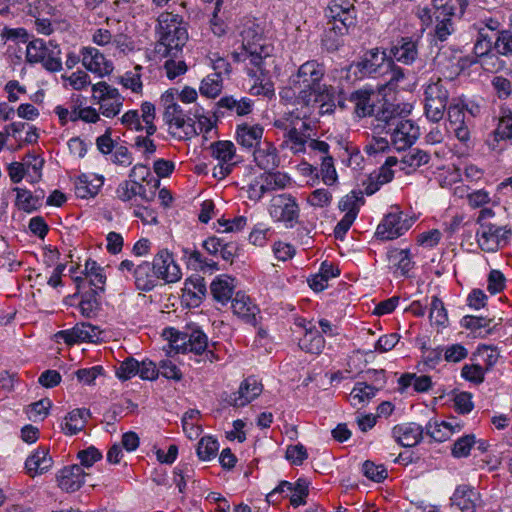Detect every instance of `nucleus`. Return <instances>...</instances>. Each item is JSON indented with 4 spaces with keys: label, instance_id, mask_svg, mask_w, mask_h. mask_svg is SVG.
Wrapping results in <instances>:
<instances>
[{
    "label": "nucleus",
    "instance_id": "1",
    "mask_svg": "<svg viewBox=\"0 0 512 512\" xmlns=\"http://www.w3.org/2000/svg\"><path fill=\"white\" fill-rule=\"evenodd\" d=\"M325 75L324 63L312 59L301 64L289 78V83L300 89V100L313 103L320 115L332 114L336 108V91L323 82Z\"/></svg>",
    "mask_w": 512,
    "mask_h": 512
},
{
    "label": "nucleus",
    "instance_id": "2",
    "mask_svg": "<svg viewBox=\"0 0 512 512\" xmlns=\"http://www.w3.org/2000/svg\"><path fill=\"white\" fill-rule=\"evenodd\" d=\"M355 0H332L325 10L328 29L323 38L329 50H336L340 45V37L346 35L356 24Z\"/></svg>",
    "mask_w": 512,
    "mask_h": 512
},
{
    "label": "nucleus",
    "instance_id": "3",
    "mask_svg": "<svg viewBox=\"0 0 512 512\" xmlns=\"http://www.w3.org/2000/svg\"><path fill=\"white\" fill-rule=\"evenodd\" d=\"M159 40L155 52L161 57H176L188 40V32L182 18L170 12L159 15Z\"/></svg>",
    "mask_w": 512,
    "mask_h": 512
},
{
    "label": "nucleus",
    "instance_id": "4",
    "mask_svg": "<svg viewBox=\"0 0 512 512\" xmlns=\"http://www.w3.org/2000/svg\"><path fill=\"white\" fill-rule=\"evenodd\" d=\"M241 50L233 51L232 58L235 62L256 63L262 58H270L273 46L264 38L263 28L254 20H247L240 30Z\"/></svg>",
    "mask_w": 512,
    "mask_h": 512
},
{
    "label": "nucleus",
    "instance_id": "5",
    "mask_svg": "<svg viewBox=\"0 0 512 512\" xmlns=\"http://www.w3.org/2000/svg\"><path fill=\"white\" fill-rule=\"evenodd\" d=\"M268 213L273 221L283 223L286 228H293L299 223L300 207L296 198L289 193L273 196L269 202Z\"/></svg>",
    "mask_w": 512,
    "mask_h": 512
},
{
    "label": "nucleus",
    "instance_id": "6",
    "mask_svg": "<svg viewBox=\"0 0 512 512\" xmlns=\"http://www.w3.org/2000/svg\"><path fill=\"white\" fill-rule=\"evenodd\" d=\"M414 222V217L393 206L378 224L375 235L381 240H394L404 235Z\"/></svg>",
    "mask_w": 512,
    "mask_h": 512
},
{
    "label": "nucleus",
    "instance_id": "7",
    "mask_svg": "<svg viewBox=\"0 0 512 512\" xmlns=\"http://www.w3.org/2000/svg\"><path fill=\"white\" fill-rule=\"evenodd\" d=\"M449 100V92L441 79L431 81L424 90L426 117L432 122L443 119Z\"/></svg>",
    "mask_w": 512,
    "mask_h": 512
},
{
    "label": "nucleus",
    "instance_id": "8",
    "mask_svg": "<svg viewBox=\"0 0 512 512\" xmlns=\"http://www.w3.org/2000/svg\"><path fill=\"white\" fill-rule=\"evenodd\" d=\"M96 147L98 151L106 156V160L111 163L129 167L133 163V156L127 146L112 139V129L108 127L105 133L96 138Z\"/></svg>",
    "mask_w": 512,
    "mask_h": 512
},
{
    "label": "nucleus",
    "instance_id": "9",
    "mask_svg": "<svg viewBox=\"0 0 512 512\" xmlns=\"http://www.w3.org/2000/svg\"><path fill=\"white\" fill-rule=\"evenodd\" d=\"M118 270L129 279V275L134 281L135 287L140 291H151L158 282L153 267L150 262L142 261L135 264L132 260L125 259L120 262Z\"/></svg>",
    "mask_w": 512,
    "mask_h": 512
},
{
    "label": "nucleus",
    "instance_id": "10",
    "mask_svg": "<svg viewBox=\"0 0 512 512\" xmlns=\"http://www.w3.org/2000/svg\"><path fill=\"white\" fill-rule=\"evenodd\" d=\"M511 235L512 231L507 226L481 224L476 230V241L482 251L496 252L509 243Z\"/></svg>",
    "mask_w": 512,
    "mask_h": 512
},
{
    "label": "nucleus",
    "instance_id": "11",
    "mask_svg": "<svg viewBox=\"0 0 512 512\" xmlns=\"http://www.w3.org/2000/svg\"><path fill=\"white\" fill-rule=\"evenodd\" d=\"M93 99L99 104V111L104 117L113 118L118 115L123 106L124 98L118 89L106 82L92 85Z\"/></svg>",
    "mask_w": 512,
    "mask_h": 512
},
{
    "label": "nucleus",
    "instance_id": "12",
    "mask_svg": "<svg viewBox=\"0 0 512 512\" xmlns=\"http://www.w3.org/2000/svg\"><path fill=\"white\" fill-rule=\"evenodd\" d=\"M269 58H262L261 62L249 63L251 67L247 66V75L253 80V84L249 88L250 94L254 96H265L271 98L274 96V84L269 77L267 69V60Z\"/></svg>",
    "mask_w": 512,
    "mask_h": 512
},
{
    "label": "nucleus",
    "instance_id": "13",
    "mask_svg": "<svg viewBox=\"0 0 512 512\" xmlns=\"http://www.w3.org/2000/svg\"><path fill=\"white\" fill-rule=\"evenodd\" d=\"M151 265L157 279L163 280L165 283L178 282L182 277L181 268L168 249H160L155 254Z\"/></svg>",
    "mask_w": 512,
    "mask_h": 512
},
{
    "label": "nucleus",
    "instance_id": "14",
    "mask_svg": "<svg viewBox=\"0 0 512 512\" xmlns=\"http://www.w3.org/2000/svg\"><path fill=\"white\" fill-rule=\"evenodd\" d=\"M501 142L512 143V109L506 104L499 107L496 127L486 140V144L491 150H497Z\"/></svg>",
    "mask_w": 512,
    "mask_h": 512
},
{
    "label": "nucleus",
    "instance_id": "15",
    "mask_svg": "<svg viewBox=\"0 0 512 512\" xmlns=\"http://www.w3.org/2000/svg\"><path fill=\"white\" fill-rule=\"evenodd\" d=\"M173 343L177 350H182V352L202 354L207 349L208 338L198 327H187L184 331L176 334Z\"/></svg>",
    "mask_w": 512,
    "mask_h": 512
},
{
    "label": "nucleus",
    "instance_id": "16",
    "mask_svg": "<svg viewBox=\"0 0 512 512\" xmlns=\"http://www.w3.org/2000/svg\"><path fill=\"white\" fill-rule=\"evenodd\" d=\"M387 133L390 134L391 145L398 151L411 147L420 135L419 127L407 119L398 120Z\"/></svg>",
    "mask_w": 512,
    "mask_h": 512
},
{
    "label": "nucleus",
    "instance_id": "17",
    "mask_svg": "<svg viewBox=\"0 0 512 512\" xmlns=\"http://www.w3.org/2000/svg\"><path fill=\"white\" fill-rule=\"evenodd\" d=\"M308 487L309 483L302 478H299L295 483L281 481L276 488L267 494L266 500L268 503L277 502V496L284 492V488H287L290 493V504L296 508L306 503V498L309 493Z\"/></svg>",
    "mask_w": 512,
    "mask_h": 512
},
{
    "label": "nucleus",
    "instance_id": "18",
    "mask_svg": "<svg viewBox=\"0 0 512 512\" xmlns=\"http://www.w3.org/2000/svg\"><path fill=\"white\" fill-rule=\"evenodd\" d=\"M451 506L460 512H476L482 505L480 492L469 484L458 485L451 498Z\"/></svg>",
    "mask_w": 512,
    "mask_h": 512
},
{
    "label": "nucleus",
    "instance_id": "19",
    "mask_svg": "<svg viewBox=\"0 0 512 512\" xmlns=\"http://www.w3.org/2000/svg\"><path fill=\"white\" fill-rule=\"evenodd\" d=\"M163 120L168 126L169 134L178 140L187 139L195 132L192 119L186 117L181 107L163 112Z\"/></svg>",
    "mask_w": 512,
    "mask_h": 512
},
{
    "label": "nucleus",
    "instance_id": "20",
    "mask_svg": "<svg viewBox=\"0 0 512 512\" xmlns=\"http://www.w3.org/2000/svg\"><path fill=\"white\" fill-rule=\"evenodd\" d=\"M263 391V385L254 376L244 379L238 390L229 394L225 401L234 407H244L256 399Z\"/></svg>",
    "mask_w": 512,
    "mask_h": 512
},
{
    "label": "nucleus",
    "instance_id": "21",
    "mask_svg": "<svg viewBox=\"0 0 512 512\" xmlns=\"http://www.w3.org/2000/svg\"><path fill=\"white\" fill-rule=\"evenodd\" d=\"M73 184V191L77 198H94L104 184V177L94 173H82L77 176H70Z\"/></svg>",
    "mask_w": 512,
    "mask_h": 512
},
{
    "label": "nucleus",
    "instance_id": "22",
    "mask_svg": "<svg viewBox=\"0 0 512 512\" xmlns=\"http://www.w3.org/2000/svg\"><path fill=\"white\" fill-rule=\"evenodd\" d=\"M378 95L372 88H361L350 93L348 100L354 105V113L359 118L375 114Z\"/></svg>",
    "mask_w": 512,
    "mask_h": 512
},
{
    "label": "nucleus",
    "instance_id": "23",
    "mask_svg": "<svg viewBox=\"0 0 512 512\" xmlns=\"http://www.w3.org/2000/svg\"><path fill=\"white\" fill-rule=\"evenodd\" d=\"M69 273L72 281L75 284V288L78 290L81 287V284L84 282L86 278H89L91 285H93L96 289L103 290L104 284L106 282V275L104 273V269L100 267L96 261L94 260H86L85 269L82 276L77 275L76 267L71 266L69 268Z\"/></svg>",
    "mask_w": 512,
    "mask_h": 512
},
{
    "label": "nucleus",
    "instance_id": "24",
    "mask_svg": "<svg viewBox=\"0 0 512 512\" xmlns=\"http://www.w3.org/2000/svg\"><path fill=\"white\" fill-rule=\"evenodd\" d=\"M82 63L85 68L101 77L113 71V63L94 47H84L81 50Z\"/></svg>",
    "mask_w": 512,
    "mask_h": 512
},
{
    "label": "nucleus",
    "instance_id": "25",
    "mask_svg": "<svg viewBox=\"0 0 512 512\" xmlns=\"http://www.w3.org/2000/svg\"><path fill=\"white\" fill-rule=\"evenodd\" d=\"M256 165L264 171H274L280 165V157L274 144L264 140L253 151Z\"/></svg>",
    "mask_w": 512,
    "mask_h": 512
},
{
    "label": "nucleus",
    "instance_id": "26",
    "mask_svg": "<svg viewBox=\"0 0 512 512\" xmlns=\"http://www.w3.org/2000/svg\"><path fill=\"white\" fill-rule=\"evenodd\" d=\"M296 324L305 330L304 336L298 342L300 349L307 353L320 354L325 346L324 337L311 322L302 319Z\"/></svg>",
    "mask_w": 512,
    "mask_h": 512
},
{
    "label": "nucleus",
    "instance_id": "27",
    "mask_svg": "<svg viewBox=\"0 0 512 512\" xmlns=\"http://www.w3.org/2000/svg\"><path fill=\"white\" fill-rule=\"evenodd\" d=\"M423 427L416 423H402L392 428V437L403 447H414L423 438Z\"/></svg>",
    "mask_w": 512,
    "mask_h": 512
},
{
    "label": "nucleus",
    "instance_id": "28",
    "mask_svg": "<svg viewBox=\"0 0 512 512\" xmlns=\"http://www.w3.org/2000/svg\"><path fill=\"white\" fill-rule=\"evenodd\" d=\"M207 292L205 280L199 275H194L185 280L182 289V300L189 307H198Z\"/></svg>",
    "mask_w": 512,
    "mask_h": 512
},
{
    "label": "nucleus",
    "instance_id": "29",
    "mask_svg": "<svg viewBox=\"0 0 512 512\" xmlns=\"http://www.w3.org/2000/svg\"><path fill=\"white\" fill-rule=\"evenodd\" d=\"M230 302L235 315L247 324H256V315L259 313V309L248 295L240 291L236 292Z\"/></svg>",
    "mask_w": 512,
    "mask_h": 512
},
{
    "label": "nucleus",
    "instance_id": "30",
    "mask_svg": "<svg viewBox=\"0 0 512 512\" xmlns=\"http://www.w3.org/2000/svg\"><path fill=\"white\" fill-rule=\"evenodd\" d=\"M387 259L390 269L396 276H409V272L415 266L409 249H391L387 252Z\"/></svg>",
    "mask_w": 512,
    "mask_h": 512
},
{
    "label": "nucleus",
    "instance_id": "31",
    "mask_svg": "<svg viewBox=\"0 0 512 512\" xmlns=\"http://www.w3.org/2000/svg\"><path fill=\"white\" fill-rule=\"evenodd\" d=\"M390 54L394 60L410 65L418 57L417 41L412 37H402L393 44Z\"/></svg>",
    "mask_w": 512,
    "mask_h": 512
},
{
    "label": "nucleus",
    "instance_id": "32",
    "mask_svg": "<svg viewBox=\"0 0 512 512\" xmlns=\"http://www.w3.org/2000/svg\"><path fill=\"white\" fill-rule=\"evenodd\" d=\"M73 105L71 106V111L66 109V118L69 117L71 121L82 120L87 123H96L100 120L99 113L95 108L92 107H83L85 102V98L81 97L77 94H72L70 97Z\"/></svg>",
    "mask_w": 512,
    "mask_h": 512
},
{
    "label": "nucleus",
    "instance_id": "33",
    "mask_svg": "<svg viewBox=\"0 0 512 512\" xmlns=\"http://www.w3.org/2000/svg\"><path fill=\"white\" fill-rule=\"evenodd\" d=\"M388 61L391 59L387 58L386 53L375 48L365 53L357 67L365 75L382 73V69L387 67Z\"/></svg>",
    "mask_w": 512,
    "mask_h": 512
},
{
    "label": "nucleus",
    "instance_id": "34",
    "mask_svg": "<svg viewBox=\"0 0 512 512\" xmlns=\"http://www.w3.org/2000/svg\"><path fill=\"white\" fill-rule=\"evenodd\" d=\"M234 281V278L225 274L217 276L210 284V291L214 300L221 305H227L233 298Z\"/></svg>",
    "mask_w": 512,
    "mask_h": 512
},
{
    "label": "nucleus",
    "instance_id": "35",
    "mask_svg": "<svg viewBox=\"0 0 512 512\" xmlns=\"http://www.w3.org/2000/svg\"><path fill=\"white\" fill-rule=\"evenodd\" d=\"M52 458L45 448H38L25 461L27 475L34 478L48 471L52 467Z\"/></svg>",
    "mask_w": 512,
    "mask_h": 512
},
{
    "label": "nucleus",
    "instance_id": "36",
    "mask_svg": "<svg viewBox=\"0 0 512 512\" xmlns=\"http://www.w3.org/2000/svg\"><path fill=\"white\" fill-rule=\"evenodd\" d=\"M263 133L264 129L261 125H250L244 123L237 127L236 139L238 144H240L242 147L252 149L256 148L259 144L263 142L261 141Z\"/></svg>",
    "mask_w": 512,
    "mask_h": 512
},
{
    "label": "nucleus",
    "instance_id": "37",
    "mask_svg": "<svg viewBox=\"0 0 512 512\" xmlns=\"http://www.w3.org/2000/svg\"><path fill=\"white\" fill-rule=\"evenodd\" d=\"M456 3L458 4L457 12H455L456 9L452 7L449 0H432L435 20H452V18L461 19L469 6L470 0H456Z\"/></svg>",
    "mask_w": 512,
    "mask_h": 512
},
{
    "label": "nucleus",
    "instance_id": "38",
    "mask_svg": "<svg viewBox=\"0 0 512 512\" xmlns=\"http://www.w3.org/2000/svg\"><path fill=\"white\" fill-rule=\"evenodd\" d=\"M309 125L306 120H296V126L292 127L291 132L284 134L285 142L290 144V149L293 153H301L305 151V144L309 137L306 134Z\"/></svg>",
    "mask_w": 512,
    "mask_h": 512
},
{
    "label": "nucleus",
    "instance_id": "39",
    "mask_svg": "<svg viewBox=\"0 0 512 512\" xmlns=\"http://www.w3.org/2000/svg\"><path fill=\"white\" fill-rule=\"evenodd\" d=\"M461 426L454 420L429 421L425 427L427 435L437 442L446 441L455 431H460Z\"/></svg>",
    "mask_w": 512,
    "mask_h": 512
},
{
    "label": "nucleus",
    "instance_id": "40",
    "mask_svg": "<svg viewBox=\"0 0 512 512\" xmlns=\"http://www.w3.org/2000/svg\"><path fill=\"white\" fill-rule=\"evenodd\" d=\"M492 323L493 319L473 315H466L461 319V326L480 338L492 334L495 327L491 325Z\"/></svg>",
    "mask_w": 512,
    "mask_h": 512
},
{
    "label": "nucleus",
    "instance_id": "41",
    "mask_svg": "<svg viewBox=\"0 0 512 512\" xmlns=\"http://www.w3.org/2000/svg\"><path fill=\"white\" fill-rule=\"evenodd\" d=\"M14 191L17 193L15 205L19 210L31 213L41 207L44 198L43 191L33 194L31 191L19 187L14 188Z\"/></svg>",
    "mask_w": 512,
    "mask_h": 512
},
{
    "label": "nucleus",
    "instance_id": "42",
    "mask_svg": "<svg viewBox=\"0 0 512 512\" xmlns=\"http://www.w3.org/2000/svg\"><path fill=\"white\" fill-rule=\"evenodd\" d=\"M217 105L218 108H224L238 116L248 115L253 110V101L247 97L236 99L233 96H225L218 101Z\"/></svg>",
    "mask_w": 512,
    "mask_h": 512
},
{
    "label": "nucleus",
    "instance_id": "43",
    "mask_svg": "<svg viewBox=\"0 0 512 512\" xmlns=\"http://www.w3.org/2000/svg\"><path fill=\"white\" fill-rule=\"evenodd\" d=\"M97 328L89 323L76 324L72 329L66 330V344L82 341H93L97 336Z\"/></svg>",
    "mask_w": 512,
    "mask_h": 512
},
{
    "label": "nucleus",
    "instance_id": "44",
    "mask_svg": "<svg viewBox=\"0 0 512 512\" xmlns=\"http://www.w3.org/2000/svg\"><path fill=\"white\" fill-rule=\"evenodd\" d=\"M26 171V178L29 182L35 183L41 179L44 159L34 153H28L23 162Z\"/></svg>",
    "mask_w": 512,
    "mask_h": 512
},
{
    "label": "nucleus",
    "instance_id": "45",
    "mask_svg": "<svg viewBox=\"0 0 512 512\" xmlns=\"http://www.w3.org/2000/svg\"><path fill=\"white\" fill-rule=\"evenodd\" d=\"M223 88V79L220 72H214L207 75L200 84L199 91L201 95L208 98L217 97Z\"/></svg>",
    "mask_w": 512,
    "mask_h": 512
},
{
    "label": "nucleus",
    "instance_id": "46",
    "mask_svg": "<svg viewBox=\"0 0 512 512\" xmlns=\"http://www.w3.org/2000/svg\"><path fill=\"white\" fill-rule=\"evenodd\" d=\"M183 259L185 260L188 267L194 270H205V268H209L210 270L217 269V264L213 261H207L206 258L196 249L184 248Z\"/></svg>",
    "mask_w": 512,
    "mask_h": 512
},
{
    "label": "nucleus",
    "instance_id": "47",
    "mask_svg": "<svg viewBox=\"0 0 512 512\" xmlns=\"http://www.w3.org/2000/svg\"><path fill=\"white\" fill-rule=\"evenodd\" d=\"M493 48L498 55L512 61V30L504 29L498 31Z\"/></svg>",
    "mask_w": 512,
    "mask_h": 512
},
{
    "label": "nucleus",
    "instance_id": "48",
    "mask_svg": "<svg viewBox=\"0 0 512 512\" xmlns=\"http://www.w3.org/2000/svg\"><path fill=\"white\" fill-rule=\"evenodd\" d=\"M407 72V70L395 64L391 59V61L387 62V67L385 71H383L387 76L386 86L390 90L396 89L406 79Z\"/></svg>",
    "mask_w": 512,
    "mask_h": 512
},
{
    "label": "nucleus",
    "instance_id": "49",
    "mask_svg": "<svg viewBox=\"0 0 512 512\" xmlns=\"http://www.w3.org/2000/svg\"><path fill=\"white\" fill-rule=\"evenodd\" d=\"M263 176L268 192L285 189L291 184L290 176L280 171H265Z\"/></svg>",
    "mask_w": 512,
    "mask_h": 512
},
{
    "label": "nucleus",
    "instance_id": "50",
    "mask_svg": "<svg viewBox=\"0 0 512 512\" xmlns=\"http://www.w3.org/2000/svg\"><path fill=\"white\" fill-rule=\"evenodd\" d=\"M219 449V444L216 439L211 436H204L200 439L197 445V456L202 461H210L215 458Z\"/></svg>",
    "mask_w": 512,
    "mask_h": 512
},
{
    "label": "nucleus",
    "instance_id": "51",
    "mask_svg": "<svg viewBox=\"0 0 512 512\" xmlns=\"http://www.w3.org/2000/svg\"><path fill=\"white\" fill-rule=\"evenodd\" d=\"M212 156L219 162L233 163L235 146L231 141H218L211 145Z\"/></svg>",
    "mask_w": 512,
    "mask_h": 512
},
{
    "label": "nucleus",
    "instance_id": "52",
    "mask_svg": "<svg viewBox=\"0 0 512 512\" xmlns=\"http://www.w3.org/2000/svg\"><path fill=\"white\" fill-rule=\"evenodd\" d=\"M374 115L377 120L385 122L388 129L392 128L398 120L402 119L399 106L389 102L383 103L381 109L377 112L375 111Z\"/></svg>",
    "mask_w": 512,
    "mask_h": 512
},
{
    "label": "nucleus",
    "instance_id": "53",
    "mask_svg": "<svg viewBox=\"0 0 512 512\" xmlns=\"http://www.w3.org/2000/svg\"><path fill=\"white\" fill-rule=\"evenodd\" d=\"M199 416L198 410L190 409L182 417V428L189 439L197 438L201 433V426L195 422Z\"/></svg>",
    "mask_w": 512,
    "mask_h": 512
},
{
    "label": "nucleus",
    "instance_id": "54",
    "mask_svg": "<svg viewBox=\"0 0 512 512\" xmlns=\"http://www.w3.org/2000/svg\"><path fill=\"white\" fill-rule=\"evenodd\" d=\"M142 66L136 65L133 70L127 71L120 79V83L134 93H141L143 84L141 81Z\"/></svg>",
    "mask_w": 512,
    "mask_h": 512
},
{
    "label": "nucleus",
    "instance_id": "55",
    "mask_svg": "<svg viewBox=\"0 0 512 512\" xmlns=\"http://www.w3.org/2000/svg\"><path fill=\"white\" fill-rule=\"evenodd\" d=\"M89 411L86 409H75L69 413L70 423H66V435H75L85 426Z\"/></svg>",
    "mask_w": 512,
    "mask_h": 512
},
{
    "label": "nucleus",
    "instance_id": "56",
    "mask_svg": "<svg viewBox=\"0 0 512 512\" xmlns=\"http://www.w3.org/2000/svg\"><path fill=\"white\" fill-rule=\"evenodd\" d=\"M429 161L430 154L418 148L411 149L402 158V163L414 170L428 164Z\"/></svg>",
    "mask_w": 512,
    "mask_h": 512
},
{
    "label": "nucleus",
    "instance_id": "57",
    "mask_svg": "<svg viewBox=\"0 0 512 512\" xmlns=\"http://www.w3.org/2000/svg\"><path fill=\"white\" fill-rule=\"evenodd\" d=\"M104 368L100 365H96L90 368L78 369L73 373L70 378L71 381L76 378L77 382L82 385H92L97 377L103 375Z\"/></svg>",
    "mask_w": 512,
    "mask_h": 512
},
{
    "label": "nucleus",
    "instance_id": "58",
    "mask_svg": "<svg viewBox=\"0 0 512 512\" xmlns=\"http://www.w3.org/2000/svg\"><path fill=\"white\" fill-rule=\"evenodd\" d=\"M47 54V47L42 39L29 40L26 48V59L30 63L42 62Z\"/></svg>",
    "mask_w": 512,
    "mask_h": 512
},
{
    "label": "nucleus",
    "instance_id": "59",
    "mask_svg": "<svg viewBox=\"0 0 512 512\" xmlns=\"http://www.w3.org/2000/svg\"><path fill=\"white\" fill-rule=\"evenodd\" d=\"M429 317L431 322L437 326H445L448 322L447 311L444 303L437 296L432 297Z\"/></svg>",
    "mask_w": 512,
    "mask_h": 512
},
{
    "label": "nucleus",
    "instance_id": "60",
    "mask_svg": "<svg viewBox=\"0 0 512 512\" xmlns=\"http://www.w3.org/2000/svg\"><path fill=\"white\" fill-rule=\"evenodd\" d=\"M143 190V185L136 181L126 180L116 189L117 197L124 202L131 201Z\"/></svg>",
    "mask_w": 512,
    "mask_h": 512
},
{
    "label": "nucleus",
    "instance_id": "61",
    "mask_svg": "<svg viewBox=\"0 0 512 512\" xmlns=\"http://www.w3.org/2000/svg\"><path fill=\"white\" fill-rule=\"evenodd\" d=\"M363 203V197L353 191L351 194L346 195L341 199L339 202V209L346 212L345 214H353V217L356 218L359 213L360 206Z\"/></svg>",
    "mask_w": 512,
    "mask_h": 512
},
{
    "label": "nucleus",
    "instance_id": "62",
    "mask_svg": "<svg viewBox=\"0 0 512 512\" xmlns=\"http://www.w3.org/2000/svg\"><path fill=\"white\" fill-rule=\"evenodd\" d=\"M84 472L81 466L74 464L66 471V492L80 489L84 483Z\"/></svg>",
    "mask_w": 512,
    "mask_h": 512
},
{
    "label": "nucleus",
    "instance_id": "63",
    "mask_svg": "<svg viewBox=\"0 0 512 512\" xmlns=\"http://www.w3.org/2000/svg\"><path fill=\"white\" fill-rule=\"evenodd\" d=\"M376 394L377 391L371 388L367 382H357L350 393V397L352 401L357 400L359 404H364L369 402Z\"/></svg>",
    "mask_w": 512,
    "mask_h": 512
},
{
    "label": "nucleus",
    "instance_id": "64",
    "mask_svg": "<svg viewBox=\"0 0 512 512\" xmlns=\"http://www.w3.org/2000/svg\"><path fill=\"white\" fill-rule=\"evenodd\" d=\"M491 86L500 100H506L512 95V82L502 75L494 76L491 80Z\"/></svg>",
    "mask_w": 512,
    "mask_h": 512
}]
</instances>
